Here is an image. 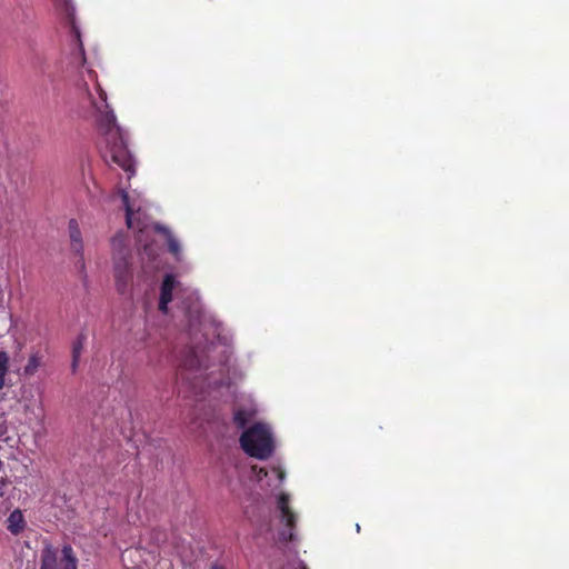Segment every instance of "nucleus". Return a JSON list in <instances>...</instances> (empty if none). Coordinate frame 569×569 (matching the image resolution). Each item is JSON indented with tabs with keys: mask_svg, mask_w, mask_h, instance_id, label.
<instances>
[{
	"mask_svg": "<svg viewBox=\"0 0 569 569\" xmlns=\"http://www.w3.org/2000/svg\"><path fill=\"white\" fill-rule=\"evenodd\" d=\"M76 91L79 101L94 112L97 129L106 138V161L126 170L130 179L134 173L133 159L123 132L117 123V117L108 103V94L98 82L97 71L92 69L82 71L80 79L76 82Z\"/></svg>",
	"mask_w": 569,
	"mask_h": 569,
	"instance_id": "1",
	"label": "nucleus"
},
{
	"mask_svg": "<svg viewBox=\"0 0 569 569\" xmlns=\"http://www.w3.org/2000/svg\"><path fill=\"white\" fill-rule=\"evenodd\" d=\"M239 442L241 449L251 457L266 459L272 456V433L264 425L256 423L243 431Z\"/></svg>",
	"mask_w": 569,
	"mask_h": 569,
	"instance_id": "2",
	"label": "nucleus"
},
{
	"mask_svg": "<svg viewBox=\"0 0 569 569\" xmlns=\"http://www.w3.org/2000/svg\"><path fill=\"white\" fill-rule=\"evenodd\" d=\"M61 556V559H58V550L52 545H46L40 553V569H78V559L72 546H62Z\"/></svg>",
	"mask_w": 569,
	"mask_h": 569,
	"instance_id": "3",
	"label": "nucleus"
},
{
	"mask_svg": "<svg viewBox=\"0 0 569 569\" xmlns=\"http://www.w3.org/2000/svg\"><path fill=\"white\" fill-rule=\"evenodd\" d=\"M277 507L280 512V522L286 526L280 531L279 539L287 543L295 539L293 529L296 528L297 515L290 507V497L287 492H280L277 500Z\"/></svg>",
	"mask_w": 569,
	"mask_h": 569,
	"instance_id": "4",
	"label": "nucleus"
},
{
	"mask_svg": "<svg viewBox=\"0 0 569 569\" xmlns=\"http://www.w3.org/2000/svg\"><path fill=\"white\" fill-rule=\"evenodd\" d=\"M123 208L126 210V222L130 229L142 230L146 226L143 221V213L141 212L140 204L136 200H131L129 192L124 189L120 190Z\"/></svg>",
	"mask_w": 569,
	"mask_h": 569,
	"instance_id": "5",
	"label": "nucleus"
},
{
	"mask_svg": "<svg viewBox=\"0 0 569 569\" xmlns=\"http://www.w3.org/2000/svg\"><path fill=\"white\" fill-rule=\"evenodd\" d=\"M131 277L130 256L128 252L120 253L114 260V278L119 293H127Z\"/></svg>",
	"mask_w": 569,
	"mask_h": 569,
	"instance_id": "6",
	"label": "nucleus"
},
{
	"mask_svg": "<svg viewBox=\"0 0 569 569\" xmlns=\"http://www.w3.org/2000/svg\"><path fill=\"white\" fill-rule=\"evenodd\" d=\"M69 236H70V246L71 250L79 256L80 260H83V240L80 231L79 223L77 220L72 219L68 223Z\"/></svg>",
	"mask_w": 569,
	"mask_h": 569,
	"instance_id": "7",
	"label": "nucleus"
},
{
	"mask_svg": "<svg viewBox=\"0 0 569 569\" xmlns=\"http://www.w3.org/2000/svg\"><path fill=\"white\" fill-rule=\"evenodd\" d=\"M176 280L172 274H166L160 284V301L159 309L161 312L168 311V305L172 299V290L174 288Z\"/></svg>",
	"mask_w": 569,
	"mask_h": 569,
	"instance_id": "8",
	"label": "nucleus"
},
{
	"mask_svg": "<svg viewBox=\"0 0 569 569\" xmlns=\"http://www.w3.org/2000/svg\"><path fill=\"white\" fill-rule=\"evenodd\" d=\"M28 62L36 73H44L49 68L44 52L34 47L30 50Z\"/></svg>",
	"mask_w": 569,
	"mask_h": 569,
	"instance_id": "9",
	"label": "nucleus"
},
{
	"mask_svg": "<svg viewBox=\"0 0 569 569\" xmlns=\"http://www.w3.org/2000/svg\"><path fill=\"white\" fill-rule=\"evenodd\" d=\"M72 38H73V44H74L73 64L76 67H84V64H86L84 47L81 41L80 31L77 29V27L74 24H72Z\"/></svg>",
	"mask_w": 569,
	"mask_h": 569,
	"instance_id": "10",
	"label": "nucleus"
},
{
	"mask_svg": "<svg viewBox=\"0 0 569 569\" xmlns=\"http://www.w3.org/2000/svg\"><path fill=\"white\" fill-rule=\"evenodd\" d=\"M26 520L20 509H16L9 513L7 519V528L11 535L18 536L26 528Z\"/></svg>",
	"mask_w": 569,
	"mask_h": 569,
	"instance_id": "11",
	"label": "nucleus"
},
{
	"mask_svg": "<svg viewBox=\"0 0 569 569\" xmlns=\"http://www.w3.org/2000/svg\"><path fill=\"white\" fill-rule=\"evenodd\" d=\"M43 366V356L41 352H32L28 359V363L23 368L26 377H32Z\"/></svg>",
	"mask_w": 569,
	"mask_h": 569,
	"instance_id": "12",
	"label": "nucleus"
},
{
	"mask_svg": "<svg viewBox=\"0 0 569 569\" xmlns=\"http://www.w3.org/2000/svg\"><path fill=\"white\" fill-rule=\"evenodd\" d=\"M86 345V336L84 333H80L78 338L73 342L72 347V370L74 371L79 365V359L81 353L83 352Z\"/></svg>",
	"mask_w": 569,
	"mask_h": 569,
	"instance_id": "13",
	"label": "nucleus"
},
{
	"mask_svg": "<svg viewBox=\"0 0 569 569\" xmlns=\"http://www.w3.org/2000/svg\"><path fill=\"white\" fill-rule=\"evenodd\" d=\"M10 356L7 351H0V390L6 383V377L9 372Z\"/></svg>",
	"mask_w": 569,
	"mask_h": 569,
	"instance_id": "14",
	"label": "nucleus"
},
{
	"mask_svg": "<svg viewBox=\"0 0 569 569\" xmlns=\"http://www.w3.org/2000/svg\"><path fill=\"white\" fill-rule=\"evenodd\" d=\"M234 423L238 428L242 429L248 425L249 415L244 409H238L233 416Z\"/></svg>",
	"mask_w": 569,
	"mask_h": 569,
	"instance_id": "15",
	"label": "nucleus"
},
{
	"mask_svg": "<svg viewBox=\"0 0 569 569\" xmlns=\"http://www.w3.org/2000/svg\"><path fill=\"white\" fill-rule=\"evenodd\" d=\"M201 367L200 359L197 357L194 351L190 352V356L183 360L182 368L199 369Z\"/></svg>",
	"mask_w": 569,
	"mask_h": 569,
	"instance_id": "16",
	"label": "nucleus"
},
{
	"mask_svg": "<svg viewBox=\"0 0 569 569\" xmlns=\"http://www.w3.org/2000/svg\"><path fill=\"white\" fill-rule=\"evenodd\" d=\"M168 248H169L170 252L173 253L176 257L178 256V253L180 252V249H181L178 240L174 239L173 237H169Z\"/></svg>",
	"mask_w": 569,
	"mask_h": 569,
	"instance_id": "17",
	"label": "nucleus"
},
{
	"mask_svg": "<svg viewBox=\"0 0 569 569\" xmlns=\"http://www.w3.org/2000/svg\"><path fill=\"white\" fill-rule=\"evenodd\" d=\"M6 485V480L3 478L0 479V490ZM2 491H0V497H2Z\"/></svg>",
	"mask_w": 569,
	"mask_h": 569,
	"instance_id": "18",
	"label": "nucleus"
},
{
	"mask_svg": "<svg viewBox=\"0 0 569 569\" xmlns=\"http://www.w3.org/2000/svg\"><path fill=\"white\" fill-rule=\"evenodd\" d=\"M4 430L0 429V439H3Z\"/></svg>",
	"mask_w": 569,
	"mask_h": 569,
	"instance_id": "19",
	"label": "nucleus"
},
{
	"mask_svg": "<svg viewBox=\"0 0 569 569\" xmlns=\"http://www.w3.org/2000/svg\"><path fill=\"white\" fill-rule=\"evenodd\" d=\"M212 569H222L221 567H218V565H214Z\"/></svg>",
	"mask_w": 569,
	"mask_h": 569,
	"instance_id": "20",
	"label": "nucleus"
},
{
	"mask_svg": "<svg viewBox=\"0 0 569 569\" xmlns=\"http://www.w3.org/2000/svg\"><path fill=\"white\" fill-rule=\"evenodd\" d=\"M301 569H308L305 563L301 565Z\"/></svg>",
	"mask_w": 569,
	"mask_h": 569,
	"instance_id": "21",
	"label": "nucleus"
},
{
	"mask_svg": "<svg viewBox=\"0 0 569 569\" xmlns=\"http://www.w3.org/2000/svg\"><path fill=\"white\" fill-rule=\"evenodd\" d=\"M2 466H3V463H2V461H1V459H0V470H1Z\"/></svg>",
	"mask_w": 569,
	"mask_h": 569,
	"instance_id": "22",
	"label": "nucleus"
}]
</instances>
